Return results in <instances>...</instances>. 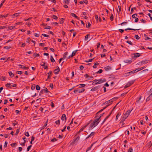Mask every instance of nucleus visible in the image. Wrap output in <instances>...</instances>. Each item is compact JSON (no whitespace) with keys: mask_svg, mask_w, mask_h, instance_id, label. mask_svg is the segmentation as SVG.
<instances>
[{"mask_svg":"<svg viewBox=\"0 0 152 152\" xmlns=\"http://www.w3.org/2000/svg\"><path fill=\"white\" fill-rule=\"evenodd\" d=\"M18 66H21V67H20V68H21L22 69H28V67H26L25 66H22L20 64H19Z\"/></svg>","mask_w":152,"mask_h":152,"instance_id":"obj_16","label":"nucleus"},{"mask_svg":"<svg viewBox=\"0 0 152 152\" xmlns=\"http://www.w3.org/2000/svg\"><path fill=\"white\" fill-rule=\"evenodd\" d=\"M137 16V14H133L132 16V18H135Z\"/></svg>","mask_w":152,"mask_h":152,"instance_id":"obj_49","label":"nucleus"},{"mask_svg":"<svg viewBox=\"0 0 152 152\" xmlns=\"http://www.w3.org/2000/svg\"><path fill=\"white\" fill-rule=\"evenodd\" d=\"M43 91H45V93H50V92L48 90V89L46 88L43 89Z\"/></svg>","mask_w":152,"mask_h":152,"instance_id":"obj_32","label":"nucleus"},{"mask_svg":"<svg viewBox=\"0 0 152 152\" xmlns=\"http://www.w3.org/2000/svg\"><path fill=\"white\" fill-rule=\"evenodd\" d=\"M88 124L87 125H86L85 126H83V127H82V128H81L80 130H79V132H78V133H80V132H81L82 131H83V129L86 127L87 126Z\"/></svg>","mask_w":152,"mask_h":152,"instance_id":"obj_11","label":"nucleus"},{"mask_svg":"<svg viewBox=\"0 0 152 152\" xmlns=\"http://www.w3.org/2000/svg\"><path fill=\"white\" fill-rule=\"evenodd\" d=\"M8 73L10 77H13L14 76V74L11 71L9 72Z\"/></svg>","mask_w":152,"mask_h":152,"instance_id":"obj_23","label":"nucleus"},{"mask_svg":"<svg viewBox=\"0 0 152 152\" xmlns=\"http://www.w3.org/2000/svg\"><path fill=\"white\" fill-rule=\"evenodd\" d=\"M79 86V88H82V87H84L86 86L85 84H80L79 85H77V86Z\"/></svg>","mask_w":152,"mask_h":152,"instance_id":"obj_25","label":"nucleus"},{"mask_svg":"<svg viewBox=\"0 0 152 152\" xmlns=\"http://www.w3.org/2000/svg\"><path fill=\"white\" fill-rule=\"evenodd\" d=\"M94 58H93L92 59H89L88 60V61H85L86 62H87V63H88V62H91L93 60Z\"/></svg>","mask_w":152,"mask_h":152,"instance_id":"obj_37","label":"nucleus"},{"mask_svg":"<svg viewBox=\"0 0 152 152\" xmlns=\"http://www.w3.org/2000/svg\"><path fill=\"white\" fill-rule=\"evenodd\" d=\"M126 42L127 43H128L129 44H130V45H133L132 42L131 41H127Z\"/></svg>","mask_w":152,"mask_h":152,"instance_id":"obj_54","label":"nucleus"},{"mask_svg":"<svg viewBox=\"0 0 152 152\" xmlns=\"http://www.w3.org/2000/svg\"><path fill=\"white\" fill-rule=\"evenodd\" d=\"M115 99V98H112V99H111L108 100V101H107L106 102H105L104 103V104H109V103H112V102H113L114 101V100Z\"/></svg>","mask_w":152,"mask_h":152,"instance_id":"obj_2","label":"nucleus"},{"mask_svg":"<svg viewBox=\"0 0 152 152\" xmlns=\"http://www.w3.org/2000/svg\"><path fill=\"white\" fill-rule=\"evenodd\" d=\"M100 118V117H97V118H96L93 121L96 123H97L98 124L100 121L99 120Z\"/></svg>","mask_w":152,"mask_h":152,"instance_id":"obj_6","label":"nucleus"},{"mask_svg":"<svg viewBox=\"0 0 152 152\" xmlns=\"http://www.w3.org/2000/svg\"><path fill=\"white\" fill-rule=\"evenodd\" d=\"M17 143H13L10 144V145L11 146H12L13 147H14L15 146L17 145Z\"/></svg>","mask_w":152,"mask_h":152,"instance_id":"obj_34","label":"nucleus"},{"mask_svg":"<svg viewBox=\"0 0 152 152\" xmlns=\"http://www.w3.org/2000/svg\"><path fill=\"white\" fill-rule=\"evenodd\" d=\"M93 125L92 123H91L90 125V127H89V130H91L94 127V126Z\"/></svg>","mask_w":152,"mask_h":152,"instance_id":"obj_29","label":"nucleus"},{"mask_svg":"<svg viewBox=\"0 0 152 152\" xmlns=\"http://www.w3.org/2000/svg\"><path fill=\"white\" fill-rule=\"evenodd\" d=\"M134 83V81H131L127 83L129 84V86H130L132 85Z\"/></svg>","mask_w":152,"mask_h":152,"instance_id":"obj_45","label":"nucleus"},{"mask_svg":"<svg viewBox=\"0 0 152 152\" xmlns=\"http://www.w3.org/2000/svg\"><path fill=\"white\" fill-rule=\"evenodd\" d=\"M55 123L56 124L58 125L60 124V120H57L55 121Z\"/></svg>","mask_w":152,"mask_h":152,"instance_id":"obj_55","label":"nucleus"},{"mask_svg":"<svg viewBox=\"0 0 152 152\" xmlns=\"http://www.w3.org/2000/svg\"><path fill=\"white\" fill-rule=\"evenodd\" d=\"M121 115V114H119V113H118L116 117V118H115L116 120H117L118 119V117L120 116Z\"/></svg>","mask_w":152,"mask_h":152,"instance_id":"obj_51","label":"nucleus"},{"mask_svg":"<svg viewBox=\"0 0 152 152\" xmlns=\"http://www.w3.org/2000/svg\"><path fill=\"white\" fill-rule=\"evenodd\" d=\"M11 48V47L10 46H6L4 47V48L7 49H8Z\"/></svg>","mask_w":152,"mask_h":152,"instance_id":"obj_42","label":"nucleus"},{"mask_svg":"<svg viewBox=\"0 0 152 152\" xmlns=\"http://www.w3.org/2000/svg\"><path fill=\"white\" fill-rule=\"evenodd\" d=\"M31 146H32L31 145H30V146H28L27 147V151H29L30 149L31 148Z\"/></svg>","mask_w":152,"mask_h":152,"instance_id":"obj_60","label":"nucleus"},{"mask_svg":"<svg viewBox=\"0 0 152 152\" xmlns=\"http://www.w3.org/2000/svg\"><path fill=\"white\" fill-rule=\"evenodd\" d=\"M11 83H7V84H6V85L5 86L6 87L11 88L12 87L11 86Z\"/></svg>","mask_w":152,"mask_h":152,"instance_id":"obj_28","label":"nucleus"},{"mask_svg":"<svg viewBox=\"0 0 152 152\" xmlns=\"http://www.w3.org/2000/svg\"><path fill=\"white\" fill-rule=\"evenodd\" d=\"M109 117V116H106V117L104 118V119L103 121L102 124H103L105 121Z\"/></svg>","mask_w":152,"mask_h":152,"instance_id":"obj_39","label":"nucleus"},{"mask_svg":"<svg viewBox=\"0 0 152 152\" xmlns=\"http://www.w3.org/2000/svg\"><path fill=\"white\" fill-rule=\"evenodd\" d=\"M124 62L126 63H130L132 62V61L131 60H127L124 61Z\"/></svg>","mask_w":152,"mask_h":152,"instance_id":"obj_21","label":"nucleus"},{"mask_svg":"<svg viewBox=\"0 0 152 152\" xmlns=\"http://www.w3.org/2000/svg\"><path fill=\"white\" fill-rule=\"evenodd\" d=\"M95 142H94V143L92 144L90 146L87 148L86 149V152H88V151H89L91 149L92 147L93 146V145L95 143Z\"/></svg>","mask_w":152,"mask_h":152,"instance_id":"obj_7","label":"nucleus"},{"mask_svg":"<svg viewBox=\"0 0 152 152\" xmlns=\"http://www.w3.org/2000/svg\"><path fill=\"white\" fill-rule=\"evenodd\" d=\"M77 140V139H76L75 138L74 139L70 144L72 145H73L75 143V142Z\"/></svg>","mask_w":152,"mask_h":152,"instance_id":"obj_30","label":"nucleus"},{"mask_svg":"<svg viewBox=\"0 0 152 152\" xmlns=\"http://www.w3.org/2000/svg\"><path fill=\"white\" fill-rule=\"evenodd\" d=\"M77 50H75L73 51L72 52V54L71 55V56H74L75 55L76 53L77 52Z\"/></svg>","mask_w":152,"mask_h":152,"instance_id":"obj_24","label":"nucleus"},{"mask_svg":"<svg viewBox=\"0 0 152 152\" xmlns=\"http://www.w3.org/2000/svg\"><path fill=\"white\" fill-rule=\"evenodd\" d=\"M64 18H61L60 20V23H63L64 22Z\"/></svg>","mask_w":152,"mask_h":152,"instance_id":"obj_43","label":"nucleus"},{"mask_svg":"<svg viewBox=\"0 0 152 152\" xmlns=\"http://www.w3.org/2000/svg\"><path fill=\"white\" fill-rule=\"evenodd\" d=\"M109 117V116H106V117L104 118V119L103 121L102 124H103L105 121Z\"/></svg>","mask_w":152,"mask_h":152,"instance_id":"obj_40","label":"nucleus"},{"mask_svg":"<svg viewBox=\"0 0 152 152\" xmlns=\"http://www.w3.org/2000/svg\"><path fill=\"white\" fill-rule=\"evenodd\" d=\"M25 135L27 137H29V134L28 132H26L25 133Z\"/></svg>","mask_w":152,"mask_h":152,"instance_id":"obj_61","label":"nucleus"},{"mask_svg":"<svg viewBox=\"0 0 152 152\" xmlns=\"http://www.w3.org/2000/svg\"><path fill=\"white\" fill-rule=\"evenodd\" d=\"M15 27V26H10L8 27V28L10 30H11L14 28Z\"/></svg>","mask_w":152,"mask_h":152,"instance_id":"obj_46","label":"nucleus"},{"mask_svg":"<svg viewBox=\"0 0 152 152\" xmlns=\"http://www.w3.org/2000/svg\"><path fill=\"white\" fill-rule=\"evenodd\" d=\"M147 60H144L140 62V63L141 64H146L147 63Z\"/></svg>","mask_w":152,"mask_h":152,"instance_id":"obj_31","label":"nucleus"},{"mask_svg":"<svg viewBox=\"0 0 152 152\" xmlns=\"http://www.w3.org/2000/svg\"><path fill=\"white\" fill-rule=\"evenodd\" d=\"M95 127V126H96V125H97V124H98V123H96L95 122H94V121H93L92 123H91Z\"/></svg>","mask_w":152,"mask_h":152,"instance_id":"obj_36","label":"nucleus"},{"mask_svg":"<svg viewBox=\"0 0 152 152\" xmlns=\"http://www.w3.org/2000/svg\"><path fill=\"white\" fill-rule=\"evenodd\" d=\"M152 145V143H151V141H150L147 143L146 145V147H150Z\"/></svg>","mask_w":152,"mask_h":152,"instance_id":"obj_12","label":"nucleus"},{"mask_svg":"<svg viewBox=\"0 0 152 152\" xmlns=\"http://www.w3.org/2000/svg\"><path fill=\"white\" fill-rule=\"evenodd\" d=\"M103 70L102 69H100L97 72V73H102Z\"/></svg>","mask_w":152,"mask_h":152,"instance_id":"obj_50","label":"nucleus"},{"mask_svg":"<svg viewBox=\"0 0 152 152\" xmlns=\"http://www.w3.org/2000/svg\"><path fill=\"white\" fill-rule=\"evenodd\" d=\"M71 15L73 17H75L77 19H79L78 17L75 14L73 13H72L71 14Z\"/></svg>","mask_w":152,"mask_h":152,"instance_id":"obj_19","label":"nucleus"},{"mask_svg":"<svg viewBox=\"0 0 152 152\" xmlns=\"http://www.w3.org/2000/svg\"><path fill=\"white\" fill-rule=\"evenodd\" d=\"M23 139L24 142L23 143V146H24L25 145V143L26 142V138L25 137H23Z\"/></svg>","mask_w":152,"mask_h":152,"instance_id":"obj_22","label":"nucleus"},{"mask_svg":"<svg viewBox=\"0 0 152 152\" xmlns=\"http://www.w3.org/2000/svg\"><path fill=\"white\" fill-rule=\"evenodd\" d=\"M113 16L112 14H111L110 17V19L111 21H113Z\"/></svg>","mask_w":152,"mask_h":152,"instance_id":"obj_52","label":"nucleus"},{"mask_svg":"<svg viewBox=\"0 0 152 152\" xmlns=\"http://www.w3.org/2000/svg\"><path fill=\"white\" fill-rule=\"evenodd\" d=\"M33 55L34 56H39V53H34Z\"/></svg>","mask_w":152,"mask_h":152,"instance_id":"obj_41","label":"nucleus"},{"mask_svg":"<svg viewBox=\"0 0 152 152\" xmlns=\"http://www.w3.org/2000/svg\"><path fill=\"white\" fill-rule=\"evenodd\" d=\"M52 18L55 20H56L58 19V17L56 15H53L52 16Z\"/></svg>","mask_w":152,"mask_h":152,"instance_id":"obj_48","label":"nucleus"},{"mask_svg":"<svg viewBox=\"0 0 152 152\" xmlns=\"http://www.w3.org/2000/svg\"><path fill=\"white\" fill-rule=\"evenodd\" d=\"M99 65V63H98L96 62L94 64V66H93V67L95 69L97 67L96 65Z\"/></svg>","mask_w":152,"mask_h":152,"instance_id":"obj_20","label":"nucleus"},{"mask_svg":"<svg viewBox=\"0 0 152 152\" xmlns=\"http://www.w3.org/2000/svg\"><path fill=\"white\" fill-rule=\"evenodd\" d=\"M68 53L67 52H66L64 53L63 56V58L64 59H65L66 57V56H67Z\"/></svg>","mask_w":152,"mask_h":152,"instance_id":"obj_18","label":"nucleus"},{"mask_svg":"<svg viewBox=\"0 0 152 152\" xmlns=\"http://www.w3.org/2000/svg\"><path fill=\"white\" fill-rule=\"evenodd\" d=\"M36 88L37 90H39L40 89V88L38 85H37L36 86Z\"/></svg>","mask_w":152,"mask_h":152,"instance_id":"obj_38","label":"nucleus"},{"mask_svg":"<svg viewBox=\"0 0 152 152\" xmlns=\"http://www.w3.org/2000/svg\"><path fill=\"white\" fill-rule=\"evenodd\" d=\"M69 1L70 0H64L63 2L64 3L69 4Z\"/></svg>","mask_w":152,"mask_h":152,"instance_id":"obj_33","label":"nucleus"},{"mask_svg":"<svg viewBox=\"0 0 152 152\" xmlns=\"http://www.w3.org/2000/svg\"><path fill=\"white\" fill-rule=\"evenodd\" d=\"M144 36L145 37V39L147 40V39H150V38H149V37H147V35L146 34H145L144 35Z\"/></svg>","mask_w":152,"mask_h":152,"instance_id":"obj_59","label":"nucleus"},{"mask_svg":"<svg viewBox=\"0 0 152 152\" xmlns=\"http://www.w3.org/2000/svg\"><path fill=\"white\" fill-rule=\"evenodd\" d=\"M134 37L136 38L137 39H140V37L137 35H136L134 36Z\"/></svg>","mask_w":152,"mask_h":152,"instance_id":"obj_47","label":"nucleus"},{"mask_svg":"<svg viewBox=\"0 0 152 152\" xmlns=\"http://www.w3.org/2000/svg\"><path fill=\"white\" fill-rule=\"evenodd\" d=\"M132 151L133 149L131 148L129 149L128 152H132Z\"/></svg>","mask_w":152,"mask_h":152,"instance_id":"obj_64","label":"nucleus"},{"mask_svg":"<svg viewBox=\"0 0 152 152\" xmlns=\"http://www.w3.org/2000/svg\"><path fill=\"white\" fill-rule=\"evenodd\" d=\"M16 73H18V74L21 75L22 74V72L21 71H17L16 72Z\"/></svg>","mask_w":152,"mask_h":152,"instance_id":"obj_56","label":"nucleus"},{"mask_svg":"<svg viewBox=\"0 0 152 152\" xmlns=\"http://www.w3.org/2000/svg\"><path fill=\"white\" fill-rule=\"evenodd\" d=\"M26 24L28 26H30L31 25V23L29 22H26Z\"/></svg>","mask_w":152,"mask_h":152,"instance_id":"obj_63","label":"nucleus"},{"mask_svg":"<svg viewBox=\"0 0 152 152\" xmlns=\"http://www.w3.org/2000/svg\"><path fill=\"white\" fill-rule=\"evenodd\" d=\"M104 69L106 71H108L109 70L111 69V68L110 66H107L104 68Z\"/></svg>","mask_w":152,"mask_h":152,"instance_id":"obj_9","label":"nucleus"},{"mask_svg":"<svg viewBox=\"0 0 152 152\" xmlns=\"http://www.w3.org/2000/svg\"><path fill=\"white\" fill-rule=\"evenodd\" d=\"M152 95H151V94L146 99V101H148L150 99V98L151 97V96Z\"/></svg>","mask_w":152,"mask_h":152,"instance_id":"obj_58","label":"nucleus"},{"mask_svg":"<svg viewBox=\"0 0 152 152\" xmlns=\"http://www.w3.org/2000/svg\"><path fill=\"white\" fill-rule=\"evenodd\" d=\"M57 68L55 69L54 71V73L56 75L58 74L60 71L59 67L58 66H57Z\"/></svg>","mask_w":152,"mask_h":152,"instance_id":"obj_4","label":"nucleus"},{"mask_svg":"<svg viewBox=\"0 0 152 152\" xmlns=\"http://www.w3.org/2000/svg\"><path fill=\"white\" fill-rule=\"evenodd\" d=\"M131 111V110H128L126 112V113H125L126 114V115L129 116V114L130 113Z\"/></svg>","mask_w":152,"mask_h":152,"instance_id":"obj_26","label":"nucleus"},{"mask_svg":"<svg viewBox=\"0 0 152 152\" xmlns=\"http://www.w3.org/2000/svg\"><path fill=\"white\" fill-rule=\"evenodd\" d=\"M134 57H138L140 56V54L138 53H135L133 54Z\"/></svg>","mask_w":152,"mask_h":152,"instance_id":"obj_15","label":"nucleus"},{"mask_svg":"<svg viewBox=\"0 0 152 152\" xmlns=\"http://www.w3.org/2000/svg\"><path fill=\"white\" fill-rule=\"evenodd\" d=\"M61 120L62 121L65 120L66 121V115L65 114H63L61 117Z\"/></svg>","mask_w":152,"mask_h":152,"instance_id":"obj_10","label":"nucleus"},{"mask_svg":"<svg viewBox=\"0 0 152 152\" xmlns=\"http://www.w3.org/2000/svg\"><path fill=\"white\" fill-rule=\"evenodd\" d=\"M95 134V132H93L91 133L86 138H89V137H91L92 136L94 135Z\"/></svg>","mask_w":152,"mask_h":152,"instance_id":"obj_17","label":"nucleus"},{"mask_svg":"<svg viewBox=\"0 0 152 152\" xmlns=\"http://www.w3.org/2000/svg\"><path fill=\"white\" fill-rule=\"evenodd\" d=\"M50 60L52 62H55V61L54 59L53 58V57L52 56H50Z\"/></svg>","mask_w":152,"mask_h":152,"instance_id":"obj_27","label":"nucleus"},{"mask_svg":"<svg viewBox=\"0 0 152 152\" xmlns=\"http://www.w3.org/2000/svg\"><path fill=\"white\" fill-rule=\"evenodd\" d=\"M106 81V80L104 79H99L98 80V82H97L96 83H95V84L96 85V84H100L101 83H102L103 82H105Z\"/></svg>","mask_w":152,"mask_h":152,"instance_id":"obj_1","label":"nucleus"},{"mask_svg":"<svg viewBox=\"0 0 152 152\" xmlns=\"http://www.w3.org/2000/svg\"><path fill=\"white\" fill-rule=\"evenodd\" d=\"M89 36H90V35L89 34H88L85 36V40L86 41L87 40L88 38V37Z\"/></svg>","mask_w":152,"mask_h":152,"instance_id":"obj_44","label":"nucleus"},{"mask_svg":"<svg viewBox=\"0 0 152 152\" xmlns=\"http://www.w3.org/2000/svg\"><path fill=\"white\" fill-rule=\"evenodd\" d=\"M109 104H107V105L106 107H104L103 109H101V110H100L99 111V112H98L97 113H96V115H97L99 114L100 112H102V111H103L108 106H109Z\"/></svg>","mask_w":152,"mask_h":152,"instance_id":"obj_5","label":"nucleus"},{"mask_svg":"<svg viewBox=\"0 0 152 152\" xmlns=\"http://www.w3.org/2000/svg\"><path fill=\"white\" fill-rule=\"evenodd\" d=\"M52 74V72L51 71H50L48 73V76L47 79L46 80V81H47L48 79L50 78V75H51Z\"/></svg>","mask_w":152,"mask_h":152,"instance_id":"obj_8","label":"nucleus"},{"mask_svg":"<svg viewBox=\"0 0 152 152\" xmlns=\"http://www.w3.org/2000/svg\"><path fill=\"white\" fill-rule=\"evenodd\" d=\"M80 70H83L84 68V66L83 65H81L80 67Z\"/></svg>","mask_w":152,"mask_h":152,"instance_id":"obj_62","label":"nucleus"},{"mask_svg":"<svg viewBox=\"0 0 152 152\" xmlns=\"http://www.w3.org/2000/svg\"><path fill=\"white\" fill-rule=\"evenodd\" d=\"M128 116H129L126 115V114L125 113L123 114V116L126 119L128 117Z\"/></svg>","mask_w":152,"mask_h":152,"instance_id":"obj_53","label":"nucleus"},{"mask_svg":"<svg viewBox=\"0 0 152 152\" xmlns=\"http://www.w3.org/2000/svg\"><path fill=\"white\" fill-rule=\"evenodd\" d=\"M57 140L56 139V138H54L51 140V141L52 142H54L55 141H56Z\"/></svg>","mask_w":152,"mask_h":152,"instance_id":"obj_57","label":"nucleus"},{"mask_svg":"<svg viewBox=\"0 0 152 152\" xmlns=\"http://www.w3.org/2000/svg\"><path fill=\"white\" fill-rule=\"evenodd\" d=\"M126 119L122 116V117L120 123L123 122Z\"/></svg>","mask_w":152,"mask_h":152,"instance_id":"obj_35","label":"nucleus"},{"mask_svg":"<svg viewBox=\"0 0 152 152\" xmlns=\"http://www.w3.org/2000/svg\"><path fill=\"white\" fill-rule=\"evenodd\" d=\"M100 87V86H95L93 88H92L91 90V91H95L97 89H98Z\"/></svg>","mask_w":152,"mask_h":152,"instance_id":"obj_3","label":"nucleus"},{"mask_svg":"<svg viewBox=\"0 0 152 152\" xmlns=\"http://www.w3.org/2000/svg\"><path fill=\"white\" fill-rule=\"evenodd\" d=\"M140 30V29H133V28H126L125 29V31H127V30H133L134 31H136V30Z\"/></svg>","mask_w":152,"mask_h":152,"instance_id":"obj_14","label":"nucleus"},{"mask_svg":"<svg viewBox=\"0 0 152 152\" xmlns=\"http://www.w3.org/2000/svg\"><path fill=\"white\" fill-rule=\"evenodd\" d=\"M85 91V89L82 88L80 89H77L78 92L79 93H81Z\"/></svg>","mask_w":152,"mask_h":152,"instance_id":"obj_13","label":"nucleus"}]
</instances>
